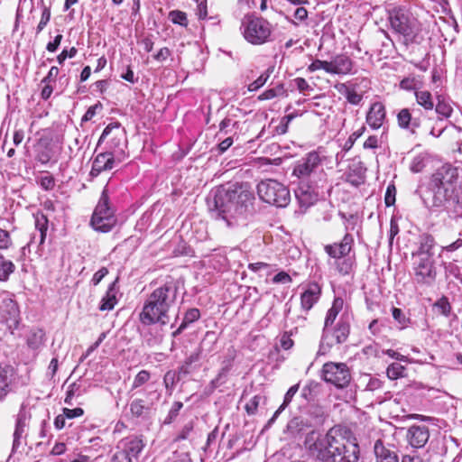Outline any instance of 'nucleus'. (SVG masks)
<instances>
[{
  "label": "nucleus",
  "instance_id": "f257e3e1",
  "mask_svg": "<svg viewBox=\"0 0 462 462\" xmlns=\"http://www.w3.org/2000/svg\"><path fill=\"white\" fill-rule=\"evenodd\" d=\"M303 445L318 462H359L360 448L356 439L340 427H332L324 434L311 430Z\"/></svg>",
  "mask_w": 462,
  "mask_h": 462
},
{
  "label": "nucleus",
  "instance_id": "f03ea898",
  "mask_svg": "<svg viewBox=\"0 0 462 462\" xmlns=\"http://www.w3.org/2000/svg\"><path fill=\"white\" fill-rule=\"evenodd\" d=\"M254 194L242 184L227 183L213 189L207 198L208 209L233 227L245 224L253 211Z\"/></svg>",
  "mask_w": 462,
  "mask_h": 462
},
{
  "label": "nucleus",
  "instance_id": "7ed1b4c3",
  "mask_svg": "<svg viewBox=\"0 0 462 462\" xmlns=\"http://www.w3.org/2000/svg\"><path fill=\"white\" fill-rule=\"evenodd\" d=\"M178 294V286L173 281L153 290L144 301L139 315L143 325L160 324L165 326L170 322V310L174 306Z\"/></svg>",
  "mask_w": 462,
  "mask_h": 462
},
{
  "label": "nucleus",
  "instance_id": "20e7f679",
  "mask_svg": "<svg viewBox=\"0 0 462 462\" xmlns=\"http://www.w3.org/2000/svg\"><path fill=\"white\" fill-rule=\"evenodd\" d=\"M458 180L457 169L451 164H443L439 167L431 175L429 182V192L431 194V204L421 196L427 207L441 208L447 207L455 186Z\"/></svg>",
  "mask_w": 462,
  "mask_h": 462
},
{
  "label": "nucleus",
  "instance_id": "39448f33",
  "mask_svg": "<svg viewBox=\"0 0 462 462\" xmlns=\"http://www.w3.org/2000/svg\"><path fill=\"white\" fill-rule=\"evenodd\" d=\"M391 29L402 35L405 43H412L421 32V24L411 11L403 6H395L388 10Z\"/></svg>",
  "mask_w": 462,
  "mask_h": 462
},
{
  "label": "nucleus",
  "instance_id": "423d86ee",
  "mask_svg": "<svg viewBox=\"0 0 462 462\" xmlns=\"http://www.w3.org/2000/svg\"><path fill=\"white\" fill-rule=\"evenodd\" d=\"M324 413L319 407H311L306 414L295 416L291 419L284 430V434L290 439L298 440L307 438L314 428L322 424ZM306 439H304L305 440Z\"/></svg>",
  "mask_w": 462,
  "mask_h": 462
},
{
  "label": "nucleus",
  "instance_id": "0eeeda50",
  "mask_svg": "<svg viewBox=\"0 0 462 462\" xmlns=\"http://www.w3.org/2000/svg\"><path fill=\"white\" fill-rule=\"evenodd\" d=\"M256 189L259 199L266 204L285 208L291 201L289 189L276 180H263L257 184Z\"/></svg>",
  "mask_w": 462,
  "mask_h": 462
},
{
  "label": "nucleus",
  "instance_id": "6e6552de",
  "mask_svg": "<svg viewBox=\"0 0 462 462\" xmlns=\"http://www.w3.org/2000/svg\"><path fill=\"white\" fill-rule=\"evenodd\" d=\"M354 238L352 235L346 234L339 243L327 245L325 252L333 259L337 272L342 275H347L352 272L354 261L348 256L352 250Z\"/></svg>",
  "mask_w": 462,
  "mask_h": 462
},
{
  "label": "nucleus",
  "instance_id": "1a4fd4ad",
  "mask_svg": "<svg viewBox=\"0 0 462 462\" xmlns=\"http://www.w3.org/2000/svg\"><path fill=\"white\" fill-rule=\"evenodd\" d=\"M242 29L245 39L254 45L268 42L272 34L271 23L254 14H247L242 21Z\"/></svg>",
  "mask_w": 462,
  "mask_h": 462
},
{
  "label": "nucleus",
  "instance_id": "9d476101",
  "mask_svg": "<svg viewBox=\"0 0 462 462\" xmlns=\"http://www.w3.org/2000/svg\"><path fill=\"white\" fill-rule=\"evenodd\" d=\"M349 333L350 318L347 314H342L335 326L323 328L319 353L325 354L334 345L346 342Z\"/></svg>",
  "mask_w": 462,
  "mask_h": 462
},
{
  "label": "nucleus",
  "instance_id": "9b49d317",
  "mask_svg": "<svg viewBox=\"0 0 462 462\" xmlns=\"http://www.w3.org/2000/svg\"><path fill=\"white\" fill-rule=\"evenodd\" d=\"M145 447L141 436H128L121 439L112 457V462H138L139 456Z\"/></svg>",
  "mask_w": 462,
  "mask_h": 462
},
{
  "label": "nucleus",
  "instance_id": "f8f14e48",
  "mask_svg": "<svg viewBox=\"0 0 462 462\" xmlns=\"http://www.w3.org/2000/svg\"><path fill=\"white\" fill-rule=\"evenodd\" d=\"M322 378L337 388H344L350 383L351 374L345 363L328 362L322 367Z\"/></svg>",
  "mask_w": 462,
  "mask_h": 462
},
{
  "label": "nucleus",
  "instance_id": "ddd939ff",
  "mask_svg": "<svg viewBox=\"0 0 462 462\" xmlns=\"http://www.w3.org/2000/svg\"><path fill=\"white\" fill-rule=\"evenodd\" d=\"M106 143L108 151L115 152H123V147L126 145V137L124 128L118 122L109 124L103 131L97 146Z\"/></svg>",
  "mask_w": 462,
  "mask_h": 462
},
{
  "label": "nucleus",
  "instance_id": "4468645a",
  "mask_svg": "<svg viewBox=\"0 0 462 462\" xmlns=\"http://www.w3.org/2000/svg\"><path fill=\"white\" fill-rule=\"evenodd\" d=\"M0 320L6 324L11 333H14L20 323L18 305L7 292L0 294Z\"/></svg>",
  "mask_w": 462,
  "mask_h": 462
},
{
  "label": "nucleus",
  "instance_id": "2eb2a0df",
  "mask_svg": "<svg viewBox=\"0 0 462 462\" xmlns=\"http://www.w3.org/2000/svg\"><path fill=\"white\" fill-rule=\"evenodd\" d=\"M414 277L418 283L431 286L437 278L434 258L412 257Z\"/></svg>",
  "mask_w": 462,
  "mask_h": 462
},
{
  "label": "nucleus",
  "instance_id": "dca6fc26",
  "mask_svg": "<svg viewBox=\"0 0 462 462\" xmlns=\"http://www.w3.org/2000/svg\"><path fill=\"white\" fill-rule=\"evenodd\" d=\"M324 159L325 155L321 154L320 151H313L307 153L305 157L297 162L293 168V175L299 179L309 177L321 164Z\"/></svg>",
  "mask_w": 462,
  "mask_h": 462
},
{
  "label": "nucleus",
  "instance_id": "f3484780",
  "mask_svg": "<svg viewBox=\"0 0 462 462\" xmlns=\"http://www.w3.org/2000/svg\"><path fill=\"white\" fill-rule=\"evenodd\" d=\"M430 439V430L424 425H412L406 431V440L414 448H423Z\"/></svg>",
  "mask_w": 462,
  "mask_h": 462
},
{
  "label": "nucleus",
  "instance_id": "a211bd4d",
  "mask_svg": "<svg viewBox=\"0 0 462 462\" xmlns=\"http://www.w3.org/2000/svg\"><path fill=\"white\" fill-rule=\"evenodd\" d=\"M116 162V153L112 151L98 153L93 160L90 175L97 177L102 171L112 170Z\"/></svg>",
  "mask_w": 462,
  "mask_h": 462
},
{
  "label": "nucleus",
  "instance_id": "6ab92c4d",
  "mask_svg": "<svg viewBox=\"0 0 462 462\" xmlns=\"http://www.w3.org/2000/svg\"><path fill=\"white\" fill-rule=\"evenodd\" d=\"M161 393L157 391H151L148 393L149 401H144L143 399H134L130 403V412L132 416L135 418L145 417L154 402H157L160 399Z\"/></svg>",
  "mask_w": 462,
  "mask_h": 462
},
{
  "label": "nucleus",
  "instance_id": "aec40b11",
  "mask_svg": "<svg viewBox=\"0 0 462 462\" xmlns=\"http://www.w3.org/2000/svg\"><path fill=\"white\" fill-rule=\"evenodd\" d=\"M35 229L36 231L32 234L30 242L22 248L23 254H25L26 250H30L34 243H38L39 246L44 243L48 229V219L44 214L38 213L35 215Z\"/></svg>",
  "mask_w": 462,
  "mask_h": 462
},
{
  "label": "nucleus",
  "instance_id": "412c9836",
  "mask_svg": "<svg viewBox=\"0 0 462 462\" xmlns=\"http://www.w3.org/2000/svg\"><path fill=\"white\" fill-rule=\"evenodd\" d=\"M353 60L345 54L336 55L328 61V74L347 75L352 73Z\"/></svg>",
  "mask_w": 462,
  "mask_h": 462
},
{
  "label": "nucleus",
  "instance_id": "4be33fe9",
  "mask_svg": "<svg viewBox=\"0 0 462 462\" xmlns=\"http://www.w3.org/2000/svg\"><path fill=\"white\" fill-rule=\"evenodd\" d=\"M435 246L434 237L431 235L423 234L420 236L419 247L412 253V257L434 258Z\"/></svg>",
  "mask_w": 462,
  "mask_h": 462
},
{
  "label": "nucleus",
  "instance_id": "5701e85b",
  "mask_svg": "<svg viewBox=\"0 0 462 462\" xmlns=\"http://www.w3.org/2000/svg\"><path fill=\"white\" fill-rule=\"evenodd\" d=\"M384 119V106L380 102L374 103L366 115V123L373 129H378L383 125Z\"/></svg>",
  "mask_w": 462,
  "mask_h": 462
},
{
  "label": "nucleus",
  "instance_id": "b1692460",
  "mask_svg": "<svg viewBox=\"0 0 462 462\" xmlns=\"http://www.w3.org/2000/svg\"><path fill=\"white\" fill-rule=\"evenodd\" d=\"M54 155L51 140L41 138L35 146V159L42 164H47Z\"/></svg>",
  "mask_w": 462,
  "mask_h": 462
},
{
  "label": "nucleus",
  "instance_id": "393cba45",
  "mask_svg": "<svg viewBox=\"0 0 462 462\" xmlns=\"http://www.w3.org/2000/svg\"><path fill=\"white\" fill-rule=\"evenodd\" d=\"M321 289L318 283L313 282L308 285V288L300 296L301 308L310 310L313 305L319 300Z\"/></svg>",
  "mask_w": 462,
  "mask_h": 462
},
{
  "label": "nucleus",
  "instance_id": "a878e982",
  "mask_svg": "<svg viewBox=\"0 0 462 462\" xmlns=\"http://www.w3.org/2000/svg\"><path fill=\"white\" fill-rule=\"evenodd\" d=\"M398 125L402 129H407L412 134L420 126V119L413 117L410 109L402 108L397 115Z\"/></svg>",
  "mask_w": 462,
  "mask_h": 462
},
{
  "label": "nucleus",
  "instance_id": "bb28decb",
  "mask_svg": "<svg viewBox=\"0 0 462 462\" xmlns=\"http://www.w3.org/2000/svg\"><path fill=\"white\" fill-rule=\"evenodd\" d=\"M446 208L452 214L454 218H462V182L452 192Z\"/></svg>",
  "mask_w": 462,
  "mask_h": 462
},
{
  "label": "nucleus",
  "instance_id": "cd10ccee",
  "mask_svg": "<svg viewBox=\"0 0 462 462\" xmlns=\"http://www.w3.org/2000/svg\"><path fill=\"white\" fill-rule=\"evenodd\" d=\"M374 451L377 462H399L396 453L386 448L380 439L374 443Z\"/></svg>",
  "mask_w": 462,
  "mask_h": 462
},
{
  "label": "nucleus",
  "instance_id": "c85d7f7f",
  "mask_svg": "<svg viewBox=\"0 0 462 462\" xmlns=\"http://www.w3.org/2000/svg\"><path fill=\"white\" fill-rule=\"evenodd\" d=\"M90 224L96 231L107 233L116 226V216H92Z\"/></svg>",
  "mask_w": 462,
  "mask_h": 462
},
{
  "label": "nucleus",
  "instance_id": "c756f323",
  "mask_svg": "<svg viewBox=\"0 0 462 462\" xmlns=\"http://www.w3.org/2000/svg\"><path fill=\"white\" fill-rule=\"evenodd\" d=\"M92 216H97V217L115 216L114 209L109 206V198H108L106 187L104 188V189L101 193L99 201H98Z\"/></svg>",
  "mask_w": 462,
  "mask_h": 462
},
{
  "label": "nucleus",
  "instance_id": "7c9ffc66",
  "mask_svg": "<svg viewBox=\"0 0 462 462\" xmlns=\"http://www.w3.org/2000/svg\"><path fill=\"white\" fill-rule=\"evenodd\" d=\"M446 276H453L456 282H449V288L453 285L459 291L462 288V268L454 263H448L444 264Z\"/></svg>",
  "mask_w": 462,
  "mask_h": 462
},
{
  "label": "nucleus",
  "instance_id": "2f4dec72",
  "mask_svg": "<svg viewBox=\"0 0 462 462\" xmlns=\"http://www.w3.org/2000/svg\"><path fill=\"white\" fill-rule=\"evenodd\" d=\"M300 384L296 383L289 388L287 393L284 395V399L281 406L278 408V410L274 412L273 417L268 420L267 426H270L273 424L275 420L278 418V416L282 413V411L286 409V407L291 403L292 398L299 391Z\"/></svg>",
  "mask_w": 462,
  "mask_h": 462
},
{
  "label": "nucleus",
  "instance_id": "473e14b6",
  "mask_svg": "<svg viewBox=\"0 0 462 462\" xmlns=\"http://www.w3.org/2000/svg\"><path fill=\"white\" fill-rule=\"evenodd\" d=\"M45 340V333L41 328L32 329L26 339V343L28 347L32 350H38L41 346H43Z\"/></svg>",
  "mask_w": 462,
  "mask_h": 462
},
{
  "label": "nucleus",
  "instance_id": "72a5a7b5",
  "mask_svg": "<svg viewBox=\"0 0 462 462\" xmlns=\"http://www.w3.org/2000/svg\"><path fill=\"white\" fill-rule=\"evenodd\" d=\"M343 304L344 300L341 298H336L334 300L331 308L327 312L323 328H329L333 326L337 315L343 308Z\"/></svg>",
  "mask_w": 462,
  "mask_h": 462
},
{
  "label": "nucleus",
  "instance_id": "f704fd0d",
  "mask_svg": "<svg viewBox=\"0 0 462 462\" xmlns=\"http://www.w3.org/2000/svg\"><path fill=\"white\" fill-rule=\"evenodd\" d=\"M12 370L5 366H0V400H3L11 391Z\"/></svg>",
  "mask_w": 462,
  "mask_h": 462
},
{
  "label": "nucleus",
  "instance_id": "c9c22d12",
  "mask_svg": "<svg viewBox=\"0 0 462 462\" xmlns=\"http://www.w3.org/2000/svg\"><path fill=\"white\" fill-rule=\"evenodd\" d=\"M27 427V419L24 414H19L16 420L15 430L14 432L13 450H15L21 445V439Z\"/></svg>",
  "mask_w": 462,
  "mask_h": 462
},
{
  "label": "nucleus",
  "instance_id": "e433bc0d",
  "mask_svg": "<svg viewBox=\"0 0 462 462\" xmlns=\"http://www.w3.org/2000/svg\"><path fill=\"white\" fill-rule=\"evenodd\" d=\"M335 88L339 93L344 95L346 100L352 105H358L363 98L361 94L357 93L354 88L345 83L337 84Z\"/></svg>",
  "mask_w": 462,
  "mask_h": 462
},
{
  "label": "nucleus",
  "instance_id": "4c0bfd02",
  "mask_svg": "<svg viewBox=\"0 0 462 462\" xmlns=\"http://www.w3.org/2000/svg\"><path fill=\"white\" fill-rule=\"evenodd\" d=\"M416 102L426 111H431L434 108V101L431 93L428 90H416L414 93Z\"/></svg>",
  "mask_w": 462,
  "mask_h": 462
},
{
  "label": "nucleus",
  "instance_id": "58836bf2",
  "mask_svg": "<svg viewBox=\"0 0 462 462\" xmlns=\"http://www.w3.org/2000/svg\"><path fill=\"white\" fill-rule=\"evenodd\" d=\"M116 303V291H115V282L110 284L106 295L102 298L99 310L106 311L111 310L114 309Z\"/></svg>",
  "mask_w": 462,
  "mask_h": 462
},
{
  "label": "nucleus",
  "instance_id": "ea45409f",
  "mask_svg": "<svg viewBox=\"0 0 462 462\" xmlns=\"http://www.w3.org/2000/svg\"><path fill=\"white\" fill-rule=\"evenodd\" d=\"M14 271L15 265L14 263L10 260H6L0 253V282H6Z\"/></svg>",
  "mask_w": 462,
  "mask_h": 462
},
{
  "label": "nucleus",
  "instance_id": "a19ab883",
  "mask_svg": "<svg viewBox=\"0 0 462 462\" xmlns=\"http://www.w3.org/2000/svg\"><path fill=\"white\" fill-rule=\"evenodd\" d=\"M310 188H308L307 190H303L302 189H300L296 192V198L298 199V201L302 208H309L316 201V194L309 190Z\"/></svg>",
  "mask_w": 462,
  "mask_h": 462
},
{
  "label": "nucleus",
  "instance_id": "79ce46f5",
  "mask_svg": "<svg viewBox=\"0 0 462 462\" xmlns=\"http://www.w3.org/2000/svg\"><path fill=\"white\" fill-rule=\"evenodd\" d=\"M437 101L436 106H434L436 113L445 118L450 117L453 108L449 103L440 95L437 96Z\"/></svg>",
  "mask_w": 462,
  "mask_h": 462
},
{
  "label": "nucleus",
  "instance_id": "37998d69",
  "mask_svg": "<svg viewBox=\"0 0 462 462\" xmlns=\"http://www.w3.org/2000/svg\"><path fill=\"white\" fill-rule=\"evenodd\" d=\"M406 368L402 365L399 363H393L388 365L386 370V374L389 379L391 380H396L398 378L404 377Z\"/></svg>",
  "mask_w": 462,
  "mask_h": 462
},
{
  "label": "nucleus",
  "instance_id": "c03bdc74",
  "mask_svg": "<svg viewBox=\"0 0 462 462\" xmlns=\"http://www.w3.org/2000/svg\"><path fill=\"white\" fill-rule=\"evenodd\" d=\"M364 131H365V126H363L360 130L354 132L348 137V139L343 144V151L337 153V156H336L337 160H338L339 157H340V159H342L344 157L343 152L349 151L353 147L355 142L363 134Z\"/></svg>",
  "mask_w": 462,
  "mask_h": 462
},
{
  "label": "nucleus",
  "instance_id": "a18cd8bd",
  "mask_svg": "<svg viewBox=\"0 0 462 462\" xmlns=\"http://www.w3.org/2000/svg\"><path fill=\"white\" fill-rule=\"evenodd\" d=\"M433 308L437 309L438 312L445 317L449 316L451 312V305L446 296H442L438 300L434 303Z\"/></svg>",
  "mask_w": 462,
  "mask_h": 462
},
{
  "label": "nucleus",
  "instance_id": "49530a36",
  "mask_svg": "<svg viewBox=\"0 0 462 462\" xmlns=\"http://www.w3.org/2000/svg\"><path fill=\"white\" fill-rule=\"evenodd\" d=\"M200 318V312L199 309L192 308L189 309L183 318L182 324H185V327L188 328L189 324L197 321Z\"/></svg>",
  "mask_w": 462,
  "mask_h": 462
},
{
  "label": "nucleus",
  "instance_id": "de8ad7c7",
  "mask_svg": "<svg viewBox=\"0 0 462 462\" xmlns=\"http://www.w3.org/2000/svg\"><path fill=\"white\" fill-rule=\"evenodd\" d=\"M169 17L173 23L182 26H187L188 24L187 15L184 12L178 10L171 11L169 14Z\"/></svg>",
  "mask_w": 462,
  "mask_h": 462
},
{
  "label": "nucleus",
  "instance_id": "09e8293b",
  "mask_svg": "<svg viewBox=\"0 0 462 462\" xmlns=\"http://www.w3.org/2000/svg\"><path fill=\"white\" fill-rule=\"evenodd\" d=\"M238 126V122L234 121L231 118H224L219 124V134H228L232 133V128H236Z\"/></svg>",
  "mask_w": 462,
  "mask_h": 462
},
{
  "label": "nucleus",
  "instance_id": "8fccbe9b",
  "mask_svg": "<svg viewBox=\"0 0 462 462\" xmlns=\"http://www.w3.org/2000/svg\"><path fill=\"white\" fill-rule=\"evenodd\" d=\"M150 379V373L146 370L140 371L134 377L133 384H132V390L139 388L140 386L143 385L145 383H147Z\"/></svg>",
  "mask_w": 462,
  "mask_h": 462
},
{
  "label": "nucleus",
  "instance_id": "3c124183",
  "mask_svg": "<svg viewBox=\"0 0 462 462\" xmlns=\"http://www.w3.org/2000/svg\"><path fill=\"white\" fill-rule=\"evenodd\" d=\"M263 399L261 395H255L245 404V409L248 415H254L257 411L261 401Z\"/></svg>",
  "mask_w": 462,
  "mask_h": 462
},
{
  "label": "nucleus",
  "instance_id": "603ef678",
  "mask_svg": "<svg viewBox=\"0 0 462 462\" xmlns=\"http://www.w3.org/2000/svg\"><path fill=\"white\" fill-rule=\"evenodd\" d=\"M425 166H426V162H425L424 156L417 155L412 159V161L410 164V170L414 173H418V172L422 171V170L425 168Z\"/></svg>",
  "mask_w": 462,
  "mask_h": 462
},
{
  "label": "nucleus",
  "instance_id": "864d4df0",
  "mask_svg": "<svg viewBox=\"0 0 462 462\" xmlns=\"http://www.w3.org/2000/svg\"><path fill=\"white\" fill-rule=\"evenodd\" d=\"M269 77H270V74L268 71L263 73L254 81H253L251 84H249L248 90L249 91H256L257 89H259L261 87H263L266 83Z\"/></svg>",
  "mask_w": 462,
  "mask_h": 462
},
{
  "label": "nucleus",
  "instance_id": "5fc2aeb1",
  "mask_svg": "<svg viewBox=\"0 0 462 462\" xmlns=\"http://www.w3.org/2000/svg\"><path fill=\"white\" fill-rule=\"evenodd\" d=\"M12 245L13 241L9 232L0 228V250H8Z\"/></svg>",
  "mask_w": 462,
  "mask_h": 462
},
{
  "label": "nucleus",
  "instance_id": "6e6d98bb",
  "mask_svg": "<svg viewBox=\"0 0 462 462\" xmlns=\"http://www.w3.org/2000/svg\"><path fill=\"white\" fill-rule=\"evenodd\" d=\"M182 407H183V403L181 402H175L172 404L164 422L168 423V424L171 423L176 419V417L179 415V412Z\"/></svg>",
  "mask_w": 462,
  "mask_h": 462
},
{
  "label": "nucleus",
  "instance_id": "4d7b16f0",
  "mask_svg": "<svg viewBox=\"0 0 462 462\" xmlns=\"http://www.w3.org/2000/svg\"><path fill=\"white\" fill-rule=\"evenodd\" d=\"M50 19H51V10L49 7L44 6L42 9V12L40 23L36 28V33H40L44 29V27L50 22Z\"/></svg>",
  "mask_w": 462,
  "mask_h": 462
},
{
  "label": "nucleus",
  "instance_id": "13d9d810",
  "mask_svg": "<svg viewBox=\"0 0 462 462\" xmlns=\"http://www.w3.org/2000/svg\"><path fill=\"white\" fill-rule=\"evenodd\" d=\"M396 189L393 184L388 185L384 196V203L386 207H391L395 203Z\"/></svg>",
  "mask_w": 462,
  "mask_h": 462
},
{
  "label": "nucleus",
  "instance_id": "bf43d9fd",
  "mask_svg": "<svg viewBox=\"0 0 462 462\" xmlns=\"http://www.w3.org/2000/svg\"><path fill=\"white\" fill-rule=\"evenodd\" d=\"M319 69H324L328 73V61L317 59V60H313V62L308 66V71H310V72H314Z\"/></svg>",
  "mask_w": 462,
  "mask_h": 462
},
{
  "label": "nucleus",
  "instance_id": "052dcab7",
  "mask_svg": "<svg viewBox=\"0 0 462 462\" xmlns=\"http://www.w3.org/2000/svg\"><path fill=\"white\" fill-rule=\"evenodd\" d=\"M59 72H60L59 68L56 66H52L50 69L48 74L42 79V83H43V84L55 83L56 79L59 75Z\"/></svg>",
  "mask_w": 462,
  "mask_h": 462
},
{
  "label": "nucleus",
  "instance_id": "680f3d73",
  "mask_svg": "<svg viewBox=\"0 0 462 462\" xmlns=\"http://www.w3.org/2000/svg\"><path fill=\"white\" fill-rule=\"evenodd\" d=\"M40 185L45 190L52 189L55 185L54 178L50 174L42 176L40 179Z\"/></svg>",
  "mask_w": 462,
  "mask_h": 462
},
{
  "label": "nucleus",
  "instance_id": "e2e57ef3",
  "mask_svg": "<svg viewBox=\"0 0 462 462\" xmlns=\"http://www.w3.org/2000/svg\"><path fill=\"white\" fill-rule=\"evenodd\" d=\"M77 51H77V49L75 47L70 48V50H69V51L63 50L57 56V60H58L59 64H62L67 58H73V57H75L76 54H77Z\"/></svg>",
  "mask_w": 462,
  "mask_h": 462
},
{
  "label": "nucleus",
  "instance_id": "0e129e2a",
  "mask_svg": "<svg viewBox=\"0 0 462 462\" xmlns=\"http://www.w3.org/2000/svg\"><path fill=\"white\" fill-rule=\"evenodd\" d=\"M273 283L288 284L291 282V276L286 272H280L273 278Z\"/></svg>",
  "mask_w": 462,
  "mask_h": 462
},
{
  "label": "nucleus",
  "instance_id": "69168bd1",
  "mask_svg": "<svg viewBox=\"0 0 462 462\" xmlns=\"http://www.w3.org/2000/svg\"><path fill=\"white\" fill-rule=\"evenodd\" d=\"M171 462H192L189 454L184 451H176Z\"/></svg>",
  "mask_w": 462,
  "mask_h": 462
},
{
  "label": "nucleus",
  "instance_id": "338daca9",
  "mask_svg": "<svg viewBox=\"0 0 462 462\" xmlns=\"http://www.w3.org/2000/svg\"><path fill=\"white\" fill-rule=\"evenodd\" d=\"M63 413L65 414L67 419H73V418L82 416L84 413V411H83V409H81L79 407L75 408V409L64 408Z\"/></svg>",
  "mask_w": 462,
  "mask_h": 462
},
{
  "label": "nucleus",
  "instance_id": "774afa93",
  "mask_svg": "<svg viewBox=\"0 0 462 462\" xmlns=\"http://www.w3.org/2000/svg\"><path fill=\"white\" fill-rule=\"evenodd\" d=\"M107 273L108 270L106 267H102L97 273H95L91 279L93 285H97Z\"/></svg>",
  "mask_w": 462,
  "mask_h": 462
}]
</instances>
